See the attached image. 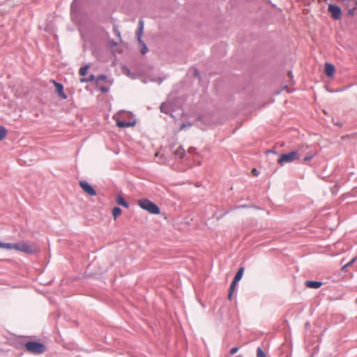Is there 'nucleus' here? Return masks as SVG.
<instances>
[{"mask_svg": "<svg viewBox=\"0 0 357 357\" xmlns=\"http://www.w3.org/2000/svg\"><path fill=\"white\" fill-rule=\"evenodd\" d=\"M328 11L335 20H339L340 18L342 11L340 6L334 4H329Z\"/></svg>", "mask_w": 357, "mask_h": 357, "instance_id": "obj_7", "label": "nucleus"}, {"mask_svg": "<svg viewBox=\"0 0 357 357\" xmlns=\"http://www.w3.org/2000/svg\"><path fill=\"white\" fill-rule=\"evenodd\" d=\"M112 214L114 218H116L121 214V209L119 207H114L112 210Z\"/></svg>", "mask_w": 357, "mask_h": 357, "instance_id": "obj_19", "label": "nucleus"}, {"mask_svg": "<svg viewBox=\"0 0 357 357\" xmlns=\"http://www.w3.org/2000/svg\"><path fill=\"white\" fill-rule=\"evenodd\" d=\"M139 43L142 45L141 53L142 54H145L148 52V47L145 43L142 40V42H139Z\"/></svg>", "mask_w": 357, "mask_h": 357, "instance_id": "obj_21", "label": "nucleus"}, {"mask_svg": "<svg viewBox=\"0 0 357 357\" xmlns=\"http://www.w3.org/2000/svg\"><path fill=\"white\" fill-rule=\"evenodd\" d=\"M116 125L119 128H128V127L133 126L136 123L135 120H132L131 121H126L121 119L120 118H117L116 119Z\"/></svg>", "mask_w": 357, "mask_h": 357, "instance_id": "obj_8", "label": "nucleus"}, {"mask_svg": "<svg viewBox=\"0 0 357 357\" xmlns=\"http://www.w3.org/2000/svg\"><path fill=\"white\" fill-rule=\"evenodd\" d=\"M143 31H144V27L138 26L137 31L136 33L138 42H142V36L143 33Z\"/></svg>", "mask_w": 357, "mask_h": 357, "instance_id": "obj_18", "label": "nucleus"}, {"mask_svg": "<svg viewBox=\"0 0 357 357\" xmlns=\"http://www.w3.org/2000/svg\"><path fill=\"white\" fill-rule=\"evenodd\" d=\"M355 10H356V8H351L348 10L347 12V15H349V16H353L355 14Z\"/></svg>", "mask_w": 357, "mask_h": 357, "instance_id": "obj_29", "label": "nucleus"}, {"mask_svg": "<svg viewBox=\"0 0 357 357\" xmlns=\"http://www.w3.org/2000/svg\"><path fill=\"white\" fill-rule=\"evenodd\" d=\"M289 76L290 77H293V75H292V73H291V72H289Z\"/></svg>", "mask_w": 357, "mask_h": 357, "instance_id": "obj_39", "label": "nucleus"}, {"mask_svg": "<svg viewBox=\"0 0 357 357\" xmlns=\"http://www.w3.org/2000/svg\"><path fill=\"white\" fill-rule=\"evenodd\" d=\"M309 326H310V324H309V323H306V324H305V326H306V327H308Z\"/></svg>", "mask_w": 357, "mask_h": 357, "instance_id": "obj_42", "label": "nucleus"}, {"mask_svg": "<svg viewBox=\"0 0 357 357\" xmlns=\"http://www.w3.org/2000/svg\"><path fill=\"white\" fill-rule=\"evenodd\" d=\"M52 82L54 84V86L56 87V93L63 98L66 99L67 96L63 92V86L61 83L56 82L55 80H52Z\"/></svg>", "mask_w": 357, "mask_h": 357, "instance_id": "obj_9", "label": "nucleus"}, {"mask_svg": "<svg viewBox=\"0 0 357 357\" xmlns=\"http://www.w3.org/2000/svg\"><path fill=\"white\" fill-rule=\"evenodd\" d=\"M252 173L253 174V175L255 176H257L259 174V172L257 171V169H253L252 170Z\"/></svg>", "mask_w": 357, "mask_h": 357, "instance_id": "obj_34", "label": "nucleus"}, {"mask_svg": "<svg viewBox=\"0 0 357 357\" xmlns=\"http://www.w3.org/2000/svg\"><path fill=\"white\" fill-rule=\"evenodd\" d=\"M322 285L320 281L307 280L305 282V286L308 288L318 289Z\"/></svg>", "mask_w": 357, "mask_h": 357, "instance_id": "obj_11", "label": "nucleus"}, {"mask_svg": "<svg viewBox=\"0 0 357 357\" xmlns=\"http://www.w3.org/2000/svg\"><path fill=\"white\" fill-rule=\"evenodd\" d=\"M7 130L3 126H0V140H3L6 135Z\"/></svg>", "mask_w": 357, "mask_h": 357, "instance_id": "obj_20", "label": "nucleus"}, {"mask_svg": "<svg viewBox=\"0 0 357 357\" xmlns=\"http://www.w3.org/2000/svg\"><path fill=\"white\" fill-rule=\"evenodd\" d=\"M190 124L186 125V124H182L181 126V129H183L185 127H190Z\"/></svg>", "mask_w": 357, "mask_h": 357, "instance_id": "obj_37", "label": "nucleus"}, {"mask_svg": "<svg viewBox=\"0 0 357 357\" xmlns=\"http://www.w3.org/2000/svg\"><path fill=\"white\" fill-rule=\"evenodd\" d=\"M110 43L112 47H115L117 45V43L114 40L111 41Z\"/></svg>", "mask_w": 357, "mask_h": 357, "instance_id": "obj_36", "label": "nucleus"}, {"mask_svg": "<svg viewBox=\"0 0 357 357\" xmlns=\"http://www.w3.org/2000/svg\"><path fill=\"white\" fill-rule=\"evenodd\" d=\"M325 73L328 77H332L335 73V66L330 63H326L325 65Z\"/></svg>", "mask_w": 357, "mask_h": 357, "instance_id": "obj_10", "label": "nucleus"}, {"mask_svg": "<svg viewBox=\"0 0 357 357\" xmlns=\"http://www.w3.org/2000/svg\"><path fill=\"white\" fill-rule=\"evenodd\" d=\"M238 282L233 280L231 285H230V287H229V295H228V297H229V299L231 300V297H232V293L236 287V284L238 283Z\"/></svg>", "mask_w": 357, "mask_h": 357, "instance_id": "obj_16", "label": "nucleus"}, {"mask_svg": "<svg viewBox=\"0 0 357 357\" xmlns=\"http://www.w3.org/2000/svg\"><path fill=\"white\" fill-rule=\"evenodd\" d=\"M257 357H266L261 347H258L257 349Z\"/></svg>", "mask_w": 357, "mask_h": 357, "instance_id": "obj_24", "label": "nucleus"}, {"mask_svg": "<svg viewBox=\"0 0 357 357\" xmlns=\"http://www.w3.org/2000/svg\"><path fill=\"white\" fill-rule=\"evenodd\" d=\"M356 6H357V0H356Z\"/></svg>", "mask_w": 357, "mask_h": 357, "instance_id": "obj_44", "label": "nucleus"}, {"mask_svg": "<svg viewBox=\"0 0 357 357\" xmlns=\"http://www.w3.org/2000/svg\"><path fill=\"white\" fill-rule=\"evenodd\" d=\"M113 31H114V32L115 35H116L119 38H120V39H121V32H120V31L119 30L118 26H117L116 25H114V26H113Z\"/></svg>", "mask_w": 357, "mask_h": 357, "instance_id": "obj_26", "label": "nucleus"}, {"mask_svg": "<svg viewBox=\"0 0 357 357\" xmlns=\"http://www.w3.org/2000/svg\"><path fill=\"white\" fill-rule=\"evenodd\" d=\"M300 155L298 151H291L286 154H282L278 160V163L283 166L287 163H291L297 160H299Z\"/></svg>", "mask_w": 357, "mask_h": 357, "instance_id": "obj_3", "label": "nucleus"}, {"mask_svg": "<svg viewBox=\"0 0 357 357\" xmlns=\"http://www.w3.org/2000/svg\"><path fill=\"white\" fill-rule=\"evenodd\" d=\"M238 350V347H233L231 351H230V354L231 355H234L235 354Z\"/></svg>", "mask_w": 357, "mask_h": 357, "instance_id": "obj_30", "label": "nucleus"}, {"mask_svg": "<svg viewBox=\"0 0 357 357\" xmlns=\"http://www.w3.org/2000/svg\"><path fill=\"white\" fill-rule=\"evenodd\" d=\"M267 153H271L277 154V152H276L275 151H274V150H268V151H267Z\"/></svg>", "mask_w": 357, "mask_h": 357, "instance_id": "obj_38", "label": "nucleus"}, {"mask_svg": "<svg viewBox=\"0 0 357 357\" xmlns=\"http://www.w3.org/2000/svg\"><path fill=\"white\" fill-rule=\"evenodd\" d=\"M243 272H244V268L243 267H241L238 270L237 273H236L234 280L237 281V282H239L241 280L242 277H243Z\"/></svg>", "mask_w": 357, "mask_h": 357, "instance_id": "obj_14", "label": "nucleus"}, {"mask_svg": "<svg viewBox=\"0 0 357 357\" xmlns=\"http://www.w3.org/2000/svg\"><path fill=\"white\" fill-rule=\"evenodd\" d=\"M89 67V66H85L84 67H82L79 69V74L82 76H84L86 74V72H87V70H88Z\"/></svg>", "mask_w": 357, "mask_h": 357, "instance_id": "obj_25", "label": "nucleus"}, {"mask_svg": "<svg viewBox=\"0 0 357 357\" xmlns=\"http://www.w3.org/2000/svg\"><path fill=\"white\" fill-rule=\"evenodd\" d=\"M138 26L139 27H144V22L142 20H139L138 22Z\"/></svg>", "mask_w": 357, "mask_h": 357, "instance_id": "obj_33", "label": "nucleus"}, {"mask_svg": "<svg viewBox=\"0 0 357 357\" xmlns=\"http://www.w3.org/2000/svg\"><path fill=\"white\" fill-rule=\"evenodd\" d=\"M356 259V257L353 258L350 261H349L347 264H346L344 266H342V270H344L346 268L350 266Z\"/></svg>", "mask_w": 357, "mask_h": 357, "instance_id": "obj_28", "label": "nucleus"}, {"mask_svg": "<svg viewBox=\"0 0 357 357\" xmlns=\"http://www.w3.org/2000/svg\"><path fill=\"white\" fill-rule=\"evenodd\" d=\"M79 185L83 190L84 192L89 195L90 196H96V191L94 190V188L91 185L86 181L82 180L79 182Z\"/></svg>", "mask_w": 357, "mask_h": 357, "instance_id": "obj_5", "label": "nucleus"}, {"mask_svg": "<svg viewBox=\"0 0 357 357\" xmlns=\"http://www.w3.org/2000/svg\"><path fill=\"white\" fill-rule=\"evenodd\" d=\"M0 248H4L6 250H16V243L0 242Z\"/></svg>", "mask_w": 357, "mask_h": 357, "instance_id": "obj_13", "label": "nucleus"}, {"mask_svg": "<svg viewBox=\"0 0 357 357\" xmlns=\"http://www.w3.org/2000/svg\"><path fill=\"white\" fill-rule=\"evenodd\" d=\"M195 75L197 77H199V70L197 69H195Z\"/></svg>", "mask_w": 357, "mask_h": 357, "instance_id": "obj_35", "label": "nucleus"}, {"mask_svg": "<svg viewBox=\"0 0 357 357\" xmlns=\"http://www.w3.org/2000/svg\"><path fill=\"white\" fill-rule=\"evenodd\" d=\"M124 72H126L128 76H130L132 77V74L128 68H125Z\"/></svg>", "mask_w": 357, "mask_h": 357, "instance_id": "obj_32", "label": "nucleus"}, {"mask_svg": "<svg viewBox=\"0 0 357 357\" xmlns=\"http://www.w3.org/2000/svg\"><path fill=\"white\" fill-rule=\"evenodd\" d=\"M160 112L166 114H170L173 116L172 112L174 111L172 103L167 100V102H162L160 107Z\"/></svg>", "mask_w": 357, "mask_h": 357, "instance_id": "obj_6", "label": "nucleus"}, {"mask_svg": "<svg viewBox=\"0 0 357 357\" xmlns=\"http://www.w3.org/2000/svg\"><path fill=\"white\" fill-rule=\"evenodd\" d=\"M78 9V3L77 0H74L71 3V13L72 15H74L75 13H77Z\"/></svg>", "mask_w": 357, "mask_h": 357, "instance_id": "obj_17", "label": "nucleus"}, {"mask_svg": "<svg viewBox=\"0 0 357 357\" xmlns=\"http://www.w3.org/2000/svg\"><path fill=\"white\" fill-rule=\"evenodd\" d=\"M24 347L27 351L34 354H41L45 351L46 349L44 344L36 341L26 342Z\"/></svg>", "mask_w": 357, "mask_h": 357, "instance_id": "obj_2", "label": "nucleus"}, {"mask_svg": "<svg viewBox=\"0 0 357 357\" xmlns=\"http://www.w3.org/2000/svg\"><path fill=\"white\" fill-rule=\"evenodd\" d=\"M17 251H20L28 255L36 254L39 251L38 248L35 245H30L25 241H20L16 243Z\"/></svg>", "mask_w": 357, "mask_h": 357, "instance_id": "obj_4", "label": "nucleus"}, {"mask_svg": "<svg viewBox=\"0 0 357 357\" xmlns=\"http://www.w3.org/2000/svg\"><path fill=\"white\" fill-rule=\"evenodd\" d=\"M116 202L119 205H121L126 208L129 207V204L126 201V199L121 195H117L116 197Z\"/></svg>", "mask_w": 357, "mask_h": 357, "instance_id": "obj_12", "label": "nucleus"}, {"mask_svg": "<svg viewBox=\"0 0 357 357\" xmlns=\"http://www.w3.org/2000/svg\"><path fill=\"white\" fill-rule=\"evenodd\" d=\"M316 353H313L312 355V357H316Z\"/></svg>", "mask_w": 357, "mask_h": 357, "instance_id": "obj_40", "label": "nucleus"}, {"mask_svg": "<svg viewBox=\"0 0 357 357\" xmlns=\"http://www.w3.org/2000/svg\"><path fill=\"white\" fill-rule=\"evenodd\" d=\"M107 79L106 75H100L96 78V81L98 83L100 81H105Z\"/></svg>", "mask_w": 357, "mask_h": 357, "instance_id": "obj_27", "label": "nucleus"}, {"mask_svg": "<svg viewBox=\"0 0 357 357\" xmlns=\"http://www.w3.org/2000/svg\"><path fill=\"white\" fill-rule=\"evenodd\" d=\"M174 153L176 156H178L179 158H183V156L185 155V151L181 146H180L174 152Z\"/></svg>", "mask_w": 357, "mask_h": 357, "instance_id": "obj_15", "label": "nucleus"}, {"mask_svg": "<svg viewBox=\"0 0 357 357\" xmlns=\"http://www.w3.org/2000/svg\"><path fill=\"white\" fill-rule=\"evenodd\" d=\"M138 206L151 214L158 215L160 213V208L153 202L146 198L140 199L137 201Z\"/></svg>", "mask_w": 357, "mask_h": 357, "instance_id": "obj_1", "label": "nucleus"}, {"mask_svg": "<svg viewBox=\"0 0 357 357\" xmlns=\"http://www.w3.org/2000/svg\"><path fill=\"white\" fill-rule=\"evenodd\" d=\"M94 79H95V76L93 75H91L88 78H86V77L80 78V82L83 83V82H91V81H93Z\"/></svg>", "mask_w": 357, "mask_h": 357, "instance_id": "obj_22", "label": "nucleus"}, {"mask_svg": "<svg viewBox=\"0 0 357 357\" xmlns=\"http://www.w3.org/2000/svg\"><path fill=\"white\" fill-rule=\"evenodd\" d=\"M314 155H315V153H307L305 157L303 158V161L309 162L314 157Z\"/></svg>", "mask_w": 357, "mask_h": 357, "instance_id": "obj_23", "label": "nucleus"}, {"mask_svg": "<svg viewBox=\"0 0 357 357\" xmlns=\"http://www.w3.org/2000/svg\"><path fill=\"white\" fill-rule=\"evenodd\" d=\"M100 91L104 93H107L109 91V88L105 86H101L100 88Z\"/></svg>", "mask_w": 357, "mask_h": 357, "instance_id": "obj_31", "label": "nucleus"}, {"mask_svg": "<svg viewBox=\"0 0 357 357\" xmlns=\"http://www.w3.org/2000/svg\"><path fill=\"white\" fill-rule=\"evenodd\" d=\"M336 125L341 126V124L340 123H336Z\"/></svg>", "mask_w": 357, "mask_h": 357, "instance_id": "obj_43", "label": "nucleus"}, {"mask_svg": "<svg viewBox=\"0 0 357 357\" xmlns=\"http://www.w3.org/2000/svg\"><path fill=\"white\" fill-rule=\"evenodd\" d=\"M244 207H245V206L243 205V206H238L237 208H244Z\"/></svg>", "mask_w": 357, "mask_h": 357, "instance_id": "obj_41", "label": "nucleus"}]
</instances>
